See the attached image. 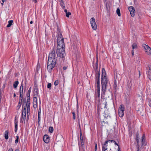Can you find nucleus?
Listing matches in <instances>:
<instances>
[{
    "instance_id": "nucleus-1",
    "label": "nucleus",
    "mask_w": 151,
    "mask_h": 151,
    "mask_svg": "<svg viewBox=\"0 0 151 151\" xmlns=\"http://www.w3.org/2000/svg\"><path fill=\"white\" fill-rule=\"evenodd\" d=\"M55 50V47H53L49 54L47 68L48 71L50 73L51 72L56 63L57 57L56 55Z\"/></svg>"
},
{
    "instance_id": "nucleus-2",
    "label": "nucleus",
    "mask_w": 151,
    "mask_h": 151,
    "mask_svg": "<svg viewBox=\"0 0 151 151\" xmlns=\"http://www.w3.org/2000/svg\"><path fill=\"white\" fill-rule=\"evenodd\" d=\"M102 76L101 78V83L102 85V90L103 93H105L107 88L108 80L106 76L105 70L103 68L102 71Z\"/></svg>"
},
{
    "instance_id": "nucleus-3",
    "label": "nucleus",
    "mask_w": 151,
    "mask_h": 151,
    "mask_svg": "<svg viewBox=\"0 0 151 151\" xmlns=\"http://www.w3.org/2000/svg\"><path fill=\"white\" fill-rule=\"evenodd\" d=\"M31 88L30 87L29 89L28 93H29V96H28V94H27V101L26 102V107H27V120L29 119V112L30 111V94L31 91Z\"/></svg>"
},
{
    "instance_id": "nucleus-4",
    "label": "nucleus",
    "mask_w": 151,
    "mask_h": 151,
    "mask_svg": "<svg viewBox=\"0 0 151 151\" xmlns=\"http://www.w3.org/2000/svg\"><path fill=\"white\" fill-rule=\"evenodd\" d=\"M99 99H95V104L98 107V110L99 111H101V109L103 108L106 109L107 108V104L106 101H105L104 103L101 102L100 104H99Z\"/></svg>"
},
{
    "instance_id": "nucleus-5",
    "label": "nucleus",
    "mask_w": 151,
    "mask_h": 151,
    "mask_svg": "<svg viewBox=\"0 0 151 151\" xmlns=\"http://www.w3.org/2000/svg\"><path fill=\"white\" fill-rule=\"evenodd\" d=\"M56 53L58 56L63 58L65 55V48L63 47L62 48L59 49L57 48Z\"/></svg>"
},
{
    "instance_id": "nucleus-6",
    "label": "nucleus",
    "mask_w": 151,
    "mask_h": 151,
    "mask_svg": "<svg viewBox=\"0 0 151 151\" xmlns=\"http://www.w3.org/2000/svg\"><path fill=\"white\" fill-rule=\"evenodd\" d=\"M57 42L58 44L57 48H58V49L62 48L63 47L64 48H65L64 38H63L61 40H57Z\"/></svg>"
},
{
    "instance_id": "nucleus-7",
    "label": "nucleus",
    "mask_w": 151,
    "mask_h": 151,
    "mask_svg": "<svg viewBox=\"0 0 151 151\" xmlns=\"http://www.w3.org/2000/svg\"><path fill=\"white\" fill-rule=\"evenodd\" d=\"M26 107H26V106H24V107L22 109V116L21 119V120L22 122H23V121H24V122L25 121V119L26 118Z\"/></svg>"
},
{
    "instance_id": "nucleus-8",
    "label": "nucleus",
    "mask_w": 151,
    "mask_h": 151,
    "mask_svg": "<svg viewBox=\"0 0 151 151\" xmlns=\"http://www.w3.org/2000/svg\"><path fill=\"white\" fill-rule=\"evenodd\" d=\"M142 46L145 49V52L147 55H150L151 54V49L149 47L145 44H143Z\"/></svg>"
},
{
    "instance_id": "nucleus-9",
    "label": "nucleus",
    "mask_w": 151,
    "mask_h": 151,
    "mask_svg": "<svg viewBox=\"0 0 151 151\" xmlns=\"http://www.w3.org/2000/svg\"><path fill=\"white\" fill-rule=\"evenodd\" d=\"M124 107L122 104H121L119 109V114L120 117H123L124 116Z\"/></svg>"
},
{
    "instance_id": "nucleus-10",
    "label": "nucleus",
    "mask_w": 151,
    "mask_h": 151,
    "mask_svg": "<svg viewBox=\"0 0 151 151\" xmlns=\"http://www.w3.org/2000/svg\"><path fill=\"white\" fill-rule=\"evenodd\" d=\"M90 23L92 28L94 30H96L97 29V26L94 18L92 17L90 19Z\"/></svg>"
},
{
    "instance_id": "nucleus-11",
    "label": "nucleus",
    "mask_w": 151,
    "mask_h": 151,
    "mask_svg": "<svg viewBox=\"0 0 151 151\" xmlns=\"http://www.w3.org/2000/svg\"><path fill=\"white\" fill-rule=\"evenodd\" d=\"M96 77V85L95 86H100V73L97 72L95 75Z\"/></svg>"
},
{
    "instance_id": "nucleus-12",
    "label": "nucleus",
    "mask_w": 151,
    "mask_h": 151,
    "mask_svg": "<svg viewBox=\"0 0 151 151\" xmlns=\"http://www.w3.org/2000/svg\"><path fill=\"white\" fill-rule=\"evenodd\" d=\"M95 87L96 95L99 98L100 97V86H95Z\"/></svg>"
},
{
    "instance_id": "nucleus-13",
    "label": "nucleus",
    "mask_w": 151,
    "mask_h": 151,
    "mask_svg": "<svg viewBox=\"0 0 151 151\" xmlns=\"http://www.w3.org/2000/svg\"><path fill=\"white\" fill-rule=\"evenodd\" d=\"M110 142V140H108L107 141H106L104 144H103L102 145V150H107V146H108V145L107 144L108 142Z\"/></svg>"
},
{
    "instance_id": "nucleus-14",
    "label": "nucleus",
    "mask_w": 151,
    "mask_h": 151,
    "mask_svg": "<svg viewBox=\"0 0 151 151\" xmlns=\"http://www.w3.org/2000/svg\"><path fill=\"white\" fill-rule=\"evenodd\" d=\"M43 139L45 143H47L49 142V137L47 135L45 134L43 137Z\"/></svg>"
},
{
    "instance_id": "nucleus-15",
    "label": "nucleus",
    "mask_w": 151,
    "mask_h": 151,
    "mask_svg": "<svg viewBox=\"0 0 151 151\" xmlns=\"http://www.w3.org/2000/svg\"><path fill=\"white\" fill-rule=\"evenodd\" d=\"M38 88H37L34 89V92H33V97L37 98L38 95Z\"/></svg>"
},
{
    "instance_id": "nucleus-16",
    "label": "nucleus",
    "mask_w": 151,
    "mask_h": 151,
    "mask_svg": "<svg viewBox=\"0 0 151 151\" xmlns=\"http://www.w3.org/2000/svg\"><path fill=\"white\" fill-rule=\"evenodd\" d=\"M18 123V121L16 120V119H15V120H14V124H15L14 131H15V132H16L17 130Z\"/></svg>"
},
{
    "instance_id": "nucleus-17",
    "label": "nucleus",
    "mask_w": 151,
    "mask_h": 151,
    "mask_svg": "<svg viewBox=\"0 0 151 151\" xmlns=\"http://www.w3.org/2000/svg\"><path fill=\"white\" fill-rule=\"evenodd\" d=\"M58 34L57 40H61L63 38V37L61 33H58Z\"/></svg>"
},
{
    "instance_id": "nucleus-18",
    "label": "nucleus",
    "mask_w": 151,
    "mask_h": 151,
    "mask_svg": "<svg viewBox=\"0 0 151 151\" xmlns=\"http://www.w3.org/2000/svg\"><path fill=\"white\" fill-rule=\"evenodd\" d=\"M8 134V131L7 130L6 131L4 134V137L6 139H7L9 138Z\"/></svg>"
},
{
    "instance_id": "nucleus-19",
    "label": "nucleus",
    "mask_w": 151,
    "mask_h": 151,
    "mask_svg": "<svg viewBox=\"0 0 151 151\" xmlns=\"http://www.w3.org/2000/svg\"><path fill=\"white\" fill-rule=\"evenodd\" d=\"M18 84L19 82L18 81H15L13 84L14 88H16L17 87Z\"/></svg>"
},
{
    "instance_id": "nucleus-20",
    "label": "nucleus",
    "mask_w": 151,
    "mask_h": 151,
    "mask_svg": "<svg viewBox=\"0 0 151 151\" xmlns=\"http://www.w3.org/2000/svg\"><path fill=\"white\" fill-rule=\"evenodd\" d=\"M110 142H113L114 143V144L116 145H117L118 146V149L117 150V151H120V148L119 147L118 145V144L114 140H110Z\"/></svg>"
},
{
    "instance_id": "nucleus-21",
    "label": "nucleus",
    "mask_w": 151,
    "mask_h": 151,
    "mask_svg": "<svg viewBox=\"0 0 151 151\" xmlns=\"http://www.w3.org/2000/svg\"><path fill=\"white\" fill-rule=\"evenodd\" d=\"M13 21L12 20H9L8 21V24L7 25V27H9L12 24Z\"/></svg>"
},
{
    "instance_id": "nucleus-22",
    "label": "nucleus",
    "mask_w": 151,
    "mask_h": 151,
    "mask_svg": "<svg viewBox=\"0 0 151 151\" xmlns=\"http://www.w3.org/2000/svg\"><path fill=\"white\" fill-rule=\"evenodd\" d=\"M136 141L137 143V144H139V137H138L139 134L138 132H137L136 133Z\"/></svg>"
},
{
    "instance_id": "nucleus-23",
    "label": "nucleus",
    "mask_w": 151,
    "mask_h": 151,
    "mask_svg": "<svg viewBox=\"0 0 151 151\" xmlns=\"http://www.w3.org/2000/svg\"><path fill=\"white\" fill-rule=\"evenodd\" d=\"M132 50H134V49L136 48L137 47V45L136 43H134L132 46Z\"/></svg>"
},
{
    "instance_id": "nucleus-24",
    "label": "nucleus",
    "mask_w": 151,
    "mask_h": 151,
    "mask_svg": "<svg viewBox=\"0 0 151 151\" xmlns=\"http://www.w3.org/2000/svg\"><path fill=\"white\" fill-rule=\"evenodd\" d=\"M37 104V98L33 97V104Z\"/></svg>"
},
{
    "instance_id": "nucleus-25",
    "label": "nucleus",
    "mask_w": 151,
    "mask_h": 151,
    "mask_svg": "<svg viewBox=\"0 0 151 151\" xmlns=\"http://www.w3.org/2000/svg\"><path fill=\"white\" fill-rule=\"evenodd\" d=\"M116 13L119 16V17L120 16H121L120 12V10L119 8H118L117 9V10H116Z\"/></svg>"
},
{
    "instance_id": "nucleus-26",
    "label": "nucleus",
    "mask_w": 151,
    "mask_h": 151,
    "mask_svg": "<svg viewBox=\"0 0 151 151\" xmlns=\"http://www.w3.org/2000/svg\"><path fill=\"white\" fill-rule=\"evenodd\" d=\"M40 121V111H39V110L38 113V121L39 122Z\"/></svg>"
},
{
    "instance_id": "nucleus-27",
    "label": "nucleus",
    "mask_w": 151,
    "mask_h": 151,
    "mask_svg": "<svg viewBox=\"0 0 151 151\" xmlns=\"http://www.w3.org/2000/svg\"><path fill=\"white\" fill-rule=\"evenodd\" d=\"M141 142L142 146H145L146 145V143L145 142V140L142 139Z\"/></svg>"
},
{
    "instance_id": "nucleus-28",
    "label": "nucleus",
    "mask_w": 151,
    "mask_h": 151,
    "mask_svg": "<svg viewBox=\"0 0 151 151\" xmlns=\"http://www.w3.org/2000/svg\"><path fill=\"white\" fill-rule=\"evenodd\" d=\"M130 12V13L131 16L132 17H133L134 16L135 14V10H134L133 11H131Z\"/></svg>"
},
{
    "instance_id": "nucleus-29",
    "label": "nucleus",
    "mask_w": 151,
    "mask_h": 151,
    "mask_svg": "<svg viewBox=\"0 0 151 151\" xmlns=\"http://www.w3.org/2000/svg\"><path fill=\"white\" fill-rule=\"evenodd\" d=\"M79 151H84V148L83 147H81V146L80 144H79Z\"/></svg>"
},
{
    "instance_id": "nucleus-30",
    "label": "nucleus",
    "mask_w": 151,
    "mask_h": 151,
    "mask_svg": "<svg viewBox=\"0 0 151 151\" xmlns=\"http://www.w3.org/2000/svg\"><path fill=\"white\" fill-rule=\"evenodd\" d=\"M49 131L50 133H52L53 131V128L52 127H49Z\"/></svg>"
},
{
    "instance_id": "nucleus-31",
    "label": "nucleus",
    "mask_w": 151,
    "mask_h": 151,
    "mask_svg": "<svg viewBox=\"0 0 151 151\" xmlns=\"http://www.w3.org/2000/svg\"><path fill=\"white\" fill-rule=\"evenodd\" d=\"M128 9L130 12L134 10V7L132 6L129 7L128 8Z\"/></svg>"
},
{
    "instance_id": "nucleus-32",
    "label": "nucleus",
    "mask_w": 151,
    "mask_h": 151,
    "mask_svg": "<svg viewBox=\"0 0 151 151\" xmlns=\"http://www.w3.org/2000/svg\"><path fill=\"white\" fill-rule=\"evenodd\" d=\"M148 75L149 79L151 81V70L148 71Z\"/></svg>"
},
{
    "instance_id": "nucleus-33",
    "label": "nucleus",
    "mask_w": 151,
    "mask_h": 151,
    "mask_svg": "<svg viewBox=\"0 0 151 151\" xmlns=\"http://www.w3.org/2000/svg\"><path fill=\"white\" fill-rule=\"evenodd\" d=\"M71 15V13L70 12H68L66 14V16L67 17H69V16Z\"/></svg>"
},
{
    "instance_id": "nucleus-34",
    "label": "nucleus",
    "mask_w": 151,
    "mask_h": 151,
    "mask_svg": "<svg viewBox=\"0 0 151 151\" xmlns=\"http://www.w3.org/2000/svg\"><path fill=\"white\" fill-rule=\"evenodd\" d=\"M137 151H141V150L139 149V144H137Z\"/></svg>"
},
{
    "instance_id": "nucleus-35",
    "label": "nucleus",
    "mask_w": 151,
    "mask_h": 151,
    "mask_svg": "<svg viewBox=\"0 0 151 151\" xmlns=\"http://www.w3.org/2000/svg\"><path fill=\"white\" fill-rule=\"evenodd\" d=\"M17 138L15 140V143L17 144L18 142V140L19 139V137L18 136H16Z\"/></svg>"
},
{
    "instance_id": "nucleus-36",
    "label": "nucleus",
    "mask_w": 151,
    "mask_h": 151,
    "mask_svg": "<svg viewBox=\"0 0 151 151\" xmlns=\"http://www.w3.org/2000/svg\"><path fill=\"white\" fill-rule=\"evenodd\" d=\"M72 114L73 115V119L74 120L76 119V114L74 112H72Z\"/></svg>"
},
{
    "instance_id": "nucleus-37",
    "label": "nucleus",
    "mask_w": 151,
    "mask_h": 151,
    "mask_svg": "<svg viewBox=\"0 0 151 151\" xmlns=\"http://www.w3.org/2000/svg\"><path fill=\"white\" fill-rule=\"evenodd\" d=\"M59 83L58 81V80H56L55 81L54 83V84L55 86H57L58 85Z\"/></svg>"
},
{
    "instance_id": "nucleus-38",
    "label": "nucleus",
    "mask_w": 151,
    "mask_h": 151,
    "mask_svg": "<svg viewBox=\"0 0 151 151\" xmlns=\"http://www.w3.org/2000/svg\"><path fill=\"white\" fill-rule=\"evenodd\" d=\"M51 86V83H49L47 86V88L50 89V88Z\"/></svg>"
},
{
    "instance_id": "nucleus-39",
    "label": "nucleus",
    "mask_w": 151,
    "mask_h": 151,
    "mask_svg": "<svg viewBox=\"0 0 151 151\" xmlns=\"http://www.w3.org/2000/svg\"><path fill=\"white\" fill-rule=\"evenodd\" d=\"M116 86H117L116 82V80L114 82V88H115L116 89Z\"/></svg>"
},
{
    "instance_id": "nucleus-40",
    "label": "nucleus",
    "mask_w": 151,
    "mask_h": 151,
    "mask_svg": "<svg viewBox=\"0 0 151 151\" xmlns=\"http://www.w3.org/2000/svg\"><path fill=\"white\" fill-rule=\"evenodd\" d=\"M19 98H20V100H21V102H22V99H23V96H22V94H20V96H19Z\"/></svg>"
},
{
    "instance_id": "nucleus-41",
    "label": "nucleus",
    "mask_w": 151,
    "mask_h": 151,
    "mask_svg": "<svg viewBox=\"0 0 151 151\" xmlns=\"http://www.w3.org/2000/svg\"><path fill=\"white\" fill-rule=\"evenodd\" d=\"M57 32L58 33H60V29L58 28H57Z\"/></svg>"
},
{
    "instance_id": "nucleus-42",
    "label": "nucleus",
    "mask_w": 151,
    "mask_h": 151,
    "mask_svg": "<svg viewBox=\"0 0 151 151\" xmlns=\"http://www.w3.org/2000/svg\"><path fill=\"white\" fill-rule=\"evenodd\" d=\"M23 89L22 88V89H19V93L20 94H23Z\"/></svg>"
},
{
    "instance_id": "nucleus-43",
    "label": "nucleus",
    "mask_w": 151,
    "mask_h": 151,
    "mask_svg": "<svg viewBox=\"0 0 151 151\" xmlns=\"http://www.w3.org/2000/svg\"><path fill=\"white\" fill-rule=\"evenodd\" d=\"M60 5H61V6L64 5V3L63 1H62V2H61Z\"/></svg>"
},
{
    "instance_id": "nucleus-44",
    "label": "nucleus",
    "mask_w": 151,
    "mask_h": 151,
    "mask_svg": "<svg viewBox=\"0 0 151 151\" xmlns=\"http://www.w3.org/2000/svg\"><path fill=\"white\" fill-rule=\"evenodd\" d=\"M145 137V134H143V136H142V139H143V140H145L144 138Z\"/></svg>"
},
{
    "instance_id": "nucleus-45",
    "label": "nucleus",
    "mask_w": 151,
    "mask_h": 151,
    "mask_svg": "<svg viewBox=\"0 0 151 151\" xmlns=\"http://www.w3.org/2000/svg\"><path fill=\"white\" fill-rule=\"evenodd\" d=\"M37 104H33V105L34 108H36V107H37Z\"/></svg>"
},
{
    "instance_id": "nucleus-46",
    "label": "nucleus",
    "mask_w": 151,
    "mask_h": 151,
    "mask_svg": "<svg viewBox=\"0 0 151 151\" xmlns=\"http://www.w3.org/2000/svg\"><path fill=\"white\" fill-rule=\"evenodd\" d=\"M97 149V144H96V145H95V151H96Z\"/></svg>"
},
{
    "instance_id": "nucleus-47",
    "label": "nucleus",
    "mask_w": 151,
    "mask_h": 151,
    "mask_svg": "<svg viewBox=\"0 0 151 151\" xmlns=\"http://www.w3.org/2000/svg\"><path fill=\"white\" fill-rule=\"evenodd\" d=\"M80 136H82V134L81 132V130H80Z\"/></svg>"
},
{
    "instance_id": "nucleus-48",
    "label": "nucleus",
    "mask_w": 151,
    "mask_h": 151,
    "mask_svg": "<svg viewBox=\"0 0 151 151\" xmlns=\"http://www.w3.org/2000/svg\"><path fill=\"white\" fill-rule=\"evenodd\" d=\"M67 69V67L66 66H64L63 68V70H65Z\"/></svg>"
},
{
    "instance_id": "nucleus-49",
    "label": "nucleus",
    "mask_w": 151,
    "mask_h": 151,
    "mask_svg": "<svg viewBox=\"0 0 151 151\" xmlns=\"http://www.w3.org/2000/svg\"><path fill=\"white\" fill-rule=\"evenodd\" d=\"M22 88H23V84L22 83L21 86H20V89L22 90Z\"/></svg>"
},
{
    "instance_id": "nucleus-50",
    "label": "nucleus",
    "mask_w": 151,
    "mask_h": 151,
    "mask_svg": "<svg viewBox=\"0 0 151 151\" xmlns=\"http://www.w3.org/2000/svg\"><path fill=\"white\" fill-rule=\"evenodd\" d=\"M134 50H132V56L134 55Z\"/></svg>"
},
{
    "instance_id": "nucleus-51",
    "label": "nucleus",
    "mask_w": 151,
    "mask_h": 151,
    "mask_svg": "<svg viewBox=\"0 0 151 151\" xmlns=\"http://www.w3.org/2000/svg\"><path fill=\"white\" fill-rule=\"evenodd\" d=\"M8 151H13V150L12 148H10L8 150Z\"/></svg>"
},
{
    "instance_id": "nucleus-52",
    "label": "nucleus",
    "mask_w": 151,
    "mask_h": 151,
    "mask_svg": "<svg viewBox=\"0 0 151 151\" xmlns=\"http://www.w3.org/2000/svg\"><path fill=\"white\" fill-rule=\"evenodd\" d=\"M80 139L81 140H83V136H80Z\"/></svg>"
},
{
    "instance_id": "nucleus-53",
    "label": "nucleus",
    "mask_w": 151,
    "mask_h": 151,
    "mask_svg": "<svg viewBox=\"0 0 151 151\" xmlns=\"http://www.w3.org/2000/svg\"><path fill=\"white\" fill-rule=\"evenodd\" d=\"M78 124H79V127L80 130H81V126H80V123L79 122L78 123Z\"/></svg>"
},
{
    "instance_id": "nucleus-54",
    "label": "nucleus",
    "mask_w": 151,
    "mask_h": 151,
    "mask_svg": "<svg viewBox=\"0 0 151 151\" xmlns=\"http://www.w3.org/2000/svg\"><path fill=\"white\" fill-rule=\"evenodd\" d=\"M64 12H65V13L66 14V13L68 12L67 10V9H65V10H64Z\"/></svg>"
},
{
    "instance_id": "nucleus-55",
    "label": "nucleus",
    "mask_w": 151,
    "mask_h": 151,
    "mask_svg": "<svg viewBox=\"0 0 151 151\" xmlns=\"http://www.w3.org/2000/svg\"><path fill=\"white\" fill-rule=\"evenodd\" d=\"M139 77H140V75H141V74H140V71L139 70Z\"/></svg>"
},
{
    "instance_id": "nucleus-56",
    "label": "nucleus",
    "mask_w": 151,
    "mask_h": 151,
    "mask_svg": "<svg viewBox=\"0 0 151 151\" xmlns=\"http://www.w3.org/2000/svg\"><path fill=\"white\" fill-rule=\"evenodd\" d=\"M61 6L63 9H64L65 8V6L64 5L62 6Z\"/></svg>"
},
{
    "instance_id": "nucleus-57",
    "label": "nucleus",
    "mask_w": 151,
    "mask_h": 151,
    "mask_svg": "<svg viewBox=\"0 0 151 151\" xmlns=\"http://www.w3.org/2000/svg\"><path fill=\"white\" fill-rule=\"evenodd\" d=\"M84 143L81 144V147H83Z\"/></svg>"
},
{
    "instance_id": "nucleus-58",
    "label": "nucleus",
    "mask_w": 151,
    "mask_h": 151,
    "mask_svg": "<svg viewBox=\"0 0 151 151\" xmlns=\"http://www.w3.org/2000/svg\"><path fill=\"white\" fill-rule=\"evenodd\" d=\"M149 103L150 104L149 106L150 107H151V101H149Z\"/></svg>"
},
{
    "instance_id": "nucleus-59",
    "label": "nucleus",
    "mask_w": 151,
    "mask_h": 151,
    "mask_svg": "<svg viewBox=\"0 0 151 151\" xmlns=\"http://www.w3.org/2000/svg\"><path fill=\"white\" fill-rule=\"evenodd\" d=\"M81 144L84 143V142H83V140H81Z\"/></svg>"
},
{
    "instance_id": "nucleus-60",
    "label": "nucleus",
    "mask_w": 151,
    "mask_h": 151,
    "mask_svg": "<svg viewBox=\"0 0 151 151\" xmlns=\"http://www.w3.org/2000/svg\"><path fill=\"white\" fill-rule=\"evenodd\" d=\"M116 58L118 59H119V58H120V57L119 56H116Z\"/></svg>"
},
{
    "instance_id": "nucleus-61",
    "label": "nucleus",
    "mask_w": 151,
    "mask_h": 151,
    "mask_svg": "<svg viewBox=\"0 0 151 151\" xmlns=\"http://www.w3.org/2000/svg\"><path fill=\"white\" fill-rule=\"evenodd\" d=\"M22 102H21H21H20V101H19V104H22Z\"/></svg>"
},
{
    "instance_id": "nucleus-62",
    "label": "nucleus",
    "mask_w": 151,
    "mask_h": 151,
    "mask_svg": "<svg viewBox=\"0 0 151 151\" xmlns=\"http://www.w3.org/2000/svg\"><path fill=\"white\" fill-rule=\"evenodd\" d=\"M16 96V95L15 93H14V97H15Z\"/></svg>"
},
{
    "instance_id": "nucleus-63",
    "label": "nucleus",
    "mask_w": 151,
    "mask_h": 151,
    "mask_svg": "<svg viewBox=\"0 0 151 151\" xmlns=\"http://www.w3.org/2000/svg\"><path fill=\"white\" fill-rule=\"evenodd\" d=\"M15 151H19V150H18V149H16V150H15Z\"/></svg>"
},
{
    "instance_id": "nucleus-64",
    "label": "nucleus",
    "mask_w": 151,
    "mask_h": 151,
    "mask_svg": "<svg viewBox=\"0 0 151 151\" xmlns=\"http://www.w3.org/2000/svg\"><path fill=\"white\" fill-rule=\"evenodd\" d=\"M32 23H33V22H32V21H31L30 22V24H32Z\"/></svg>"
}]
</instances>
